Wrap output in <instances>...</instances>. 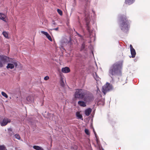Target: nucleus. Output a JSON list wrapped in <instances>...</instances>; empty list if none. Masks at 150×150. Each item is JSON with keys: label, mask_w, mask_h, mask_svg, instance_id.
Masks as SVG:
<instances>
[{"label": "nucleus", "mask_w": 150, "mask_h": 150, "mask_svg": "<svg viewBox=\"0 0 150 150\" xmlns=\"http://www.w3.org/2000/svg\"><path fill=\"white\" fill-rule=\"evenodd\" d=\"M122 63L121 61L117 62L112 64L110 67L109 74L112 78L114 77L122 75Z\"/></svg>", "instance_id": "obj_1"}, {"label": "nucleus", "mask_w": 150, "mask_h": 150, "mask_svg": "<svg viewBox=\"0 0 150 150\" xmlns=\"http://www.w3.org/2000/svg\"><path fill=\"white\" fill-rule=\"evenodd\" d=\"M15 137L16 138V139H21L20 136L18 134H15Z\"/></svg>", "instance_id": "obj_24"}, {"label": "nucleus", "mask_w": 150, "mask_h": 150, "mask_svg": "<svg viewBox=\"0 0 150 150\" xmlns=\"http://www.w3.org/2000/svg\"><path fill=\"white\" fill-rule=\"evenodd\" d=\"M3 67V63L0 61V67Z\"/></svg>", "instance_id": "obj_29"}, {"label": "nucleus", "mask_w": 150, "mask_h": 150, "mask_svg": "<svg viewBox=\"0 0 150 150\" xmlns=\"http://www.w3.org/2000/svg\"><path fill=\"white\" fill-rule=\"evenodd\" d=\"M2 34H3V35L6 38H8V34L7 32H6V31H4L3 33Z\"/></svg>", "instance_id": "obj_20"}, {"label": "nucleus", "mask_w": 150, "mask_h": 150, "mask_svg": "<svg viewBox=\"0 0 150 150\" xmlns=\"http://www.w3.org/2000/svg\"><path fill=\"white\" fill-rule=\"evenodd\" d=\"M0 19L6 22V16L2 13H0Z\"/></svg>", "instance_id": "obj_12"}, {"label": "nucleus", "mask_w": 150, "mask_h": 150, "mask_svg": "<svg viewBox=\"0 0 150 150\" xmlns=\"http://www.w3.org/2000/svg\"><path fill=\"white\" fill-rule=\"evenodd\" d=\"M12 64L8 63L7 65L6 66V68L7 69H13L14 68L15 66V67H17L18 66V64L16 61H14L12 62Z\"/></svg>", "instance_id": "obj_6"}, {"label": "nucleus", "mask_w": 150, "mask_h": 150, "mask_svg": "<svg viewBox=\"0 0 150 150\" xmlns=\"http://www.w3.org/2000/svg\"><path fill=\"white\" fill-rule=\"evenodd\" d=\"M8 130L9 132H12V129L11 128H10L8 129Z\"/></svg>", "instance_id": "obj_31"}, {"label": "nucleus", "mask_w": 150, "mask_h": 150, "mask_svg": "<svg viewBox=\"0 0 150 150\" xmlns=\"http://www.w3.org/2000/svg\"><path fill=\"white\" fill-rule=\"evenodd\" d=\"M86 102L84 101H79L78 102V105L83 107H85L86 106Z\"/></svg>", "instance_id": "obj_13"}, {"label": "nucleus", "mask_w": 150, "mask_h": 150, "mask_svg": "<svg viewBox=\"0 0 150 150\" xmlns=\"http://www.w3.org/2000/svg\"><path fill=\"white\" fill-rule=\"evenodd\" d=\"M85 42H83V44L82 45L81 47L80 51H82L85 48Z\"/></svg>", "instance_id": "obj_19"}, {"label": "nucleus", "mask_w": 150, "mask_h": 150, "mask_svg": "<svg viewBox=\"0 0 150 150\" xmlns=\"http://www.w3.org/2000/svg\"><path fill=\"white\" fill-rule=\"evenodd\" d=\"M86 27H87V29L88 30H89V26L88 25V23H86Z\"/></svg>", "instance_id": "obj_27"}, {"label": "nucleus", "mask_w": 150, "mask_h": 150, "mask_svg": "<svg viewBox=\"0 0 150 150\" xmlns=\"http://www.w3.org/2000/svg\"><path fill=\"white\" fill-rule=\"evenodd\" d=\"M96 81H98L99 80V78H96Z\"/></svg>", "instance_id": "obj_32"}, {"label": "nucleus", "mask_w": 150, "mask_h": 150, "mask_svg": "<svg viewBox=\"0 0 150 150\" xmlns=\"http://www.w3.org/2000/svg\"><path fill=\"white\" fill-rule=\"evenodd\" d=\"M0 150H7L4 145H0Z\"/></svg>", "instance_id": "obj_21"}, {"label": "nucleus", "mask_w": 150, "mask_h": 150, "mask_svg": "<svg viewBox=\"0 0 150 150\" xmlns=\"http://www.w3.org/2000/svg\"><path fill=\"white\" fill-rule=\"evenodd\" d=\"M87 91L82 89H76L74 94V97L76 99H83L87 94Z\"/></svg>", "instance_id": "obj_3"}, {"label": "nucleus", "mask_w": 150, "mask_h": 150, "mask_svg": "<svg viewBox=\"0 0 150 150\" xmlns=\"http://www.w3.org/2000/svg\"><path fill=\"white\" fill-rule=\"evenodd\" d=\"M1 94L3 96H4L6 98H7L8 97L7 95L3 91L1 92Z\"/></svg>", "instance_id": "obj_22"}, {"label": "nucleus", "mask_w": 150, "mask_h": 150, "mask_svg": "<svg viewBox=\"0 0 150 150\" xmlns=\"http://www.w3.org/2000/svg\"><path fill=\"white\" fill-rule=\"evenodd\" d=\"M62 71L64 73H67L70 71V69L68 67H65L62 68Z\"/></svg>", "instance_id": "obj_10"}, {"label": "nucleus", "mask_w": 150, "mask_h": 150, "mask_svg": "<svg viewBox=\"0 0 150 150\" xmlns=\"http://www.w3.org/2000/svg\"><path fill=\"white\" fill-rule=\"evenodd\" d=\"M41 33L45 35L47 37V38L48 39V40L51 41H52V39L51 38V36L49 35L48 33L47 32H45L44 31H41Z\"/></svg>", "instance_id": "obj_11"}, {"label": "nucleus", "mask_w": 150, "mask_h": 150, "mask_svg": "<svg viewBox=\"0 0 150 150\" xmlns=\"http://www.w3.org/2000/svg\"><path fill=\"white\" fill-rule=\"evenodd\" d=\"M85 132L87 135L89 134V132L88 129H85Z\"/></svg>", "instance_id": "obj_25"}, {"label": "nucleus", "mask_w": 150, "mask_h": 150, "mask_svg": "<svg viewBox=\"0 0 150 150\" xmlns=\"http://www.w3.org/2000/svg\"><path fill=\"white\" fill-rule=\"evenodd\" d=\"M76 115L78 119H80L82 120H83L82 116L81 114H80L79 112H76Z\"/></svg>", "instance_id": "obj_16"}, {"label": "nucleus", "mask_w": 150, "mask_h": 150, "mask_svg": "<svg viewBox=\"0 0 150 150\" xmlns=\"http://www.w3.org/2000/svg\"><path fill=\"white\" fill-rule=\"evenodd\" d=\"M9 57L7 56H0V60L3 64L9 62Z\"/></svg>", "instance_id": "obj_7"}, {"label": "nucleus", "mask_w": 150, "mask_h": 150, "mask_svg": "<svg viewBox=\"0 0 150 150\" xmlns=\"http://www.w3.org/2000/svg\"><path fill=\"white\" fill-rule=\"evenodd\" d=\"M93 131H94V133L95 135V136H96V139H97V140H96V141H97V143H98V139H97V137H96V132H95V131L94 130H93Z\"/></svg>", "instance_id": "obj_28"}, {"label": "nucleus", "mask_w": 150, "mask_h": 150, "mask_svg": "<svg viewBox=\"0 0 150 150\" xmlns=\"http://www.w3.org/2000/svg\"><path fill=\"white\" fill-rule=\"evenodd\" d=\"M92 112V109L91 108H88L85 110V114L87 116H89Z\"/></svg>", "instance_id": "obj_14"}, {"label": "nucleus", "mask_w": 150, "mask_h": 150, "mask_svg": "<svg viewBox=\"0 0 150 150\" xmlns=\"http://www.w3.org/2000/svg\"><path fill=\"white\" fill-rule=\"evenodd\" d=\"M112 88V86L108 83H107L103 87V92L105 95L106 92L111 90Z\"/></svg>", "instance_id": "obj_5"}, {"label": "nucleus", "mask_w": 150, "mask_h": 150, "mask_svg": "<svg viewBox=\"0 0 150 150\" xmlns=\"http://www.w3.org/2000/svg\"><path fill=\"white\" fill-rule=\"evenodd\" d=\"M135 0H125V3L128 5H130L132 4Z\"/></svg>", "instance_id": "obj_17"}, {"label": "nucleus", "mask_w": 150, "mask_h": 150, "mask_svg": "<svg viewBox=\"0 0 150 150\" xmlns=\"http://www.w3.org/2000/svg\"><path fill=\"white\" fill-rule=\"evenodd\" d=\"M83 99L85 102L89 103L93 101L94 97L91 93L87 91V94L85 96Z\"/></svg>", "instance_id": "obj_4"}, {"label": "nucleus", "mask_w": 150, "mask_h": 150, "mask_svg": "<svg viewBox=\"0 0 150 150\" xmlns=\"http://www.w3.org/2000/svg\"><path fill=\"white\" fill-rule=\"evenodd\" d=\"M120 27L121 30L125 33H127L130 27L129 21L125 16H121L120 17Z\"/></svg>", "instance_id": "obj_2"}, {"label": "nucleus", "mask_w": 150, "mask_h": 150, "mask_svg": "<svg viewBox=\"0 0 150 150\" xmlns=\"http://www.w3.org/2000/svg\"><path fill=\"white\" fill-rule=\"evenodd\" d=\"M11 120L8 118H4L2 121L1 122V125L2 126H5L7 125L8 123H10Z\"/></svg>", "instance_id": "obj_8"}, {"label": "nucleus", "mask_w": 150, "mask_h": 150, "mask_svg": "<svg viewBox=\"0 0 150 150\" xmlns=\"http://www.w3.org/2000/svg\"><path fill=\"white\" fill-rule=\"evenodd\" d=\"M58 29H59V28L58 27H57V28H54V29H52L51 30H58Z\"/></svg>", "instance_id": "obj_30"}, {"label": "nucleus", "mask_w": 150, "mask_h": 150, "mask_svg": "<svg viewBox=\"0 0 150 150\" xmlns=\"http://www.w3.org/2000/svg\"><path fill=\"white\" fill-rule=\"evenodd\" d=\"M60 84L61 86L62 87L64 86V83L63 81V79L62 77L61 78L60 81Z\"/></svg>", "instance_id": "obj_18"}, {"label": "nucleus", "mask_w": 150, "mask_h": 150, "mask_svg": "<svg viewBox=\"0 0 150 150\" xmlns=\"http://www.w3.org/2000/svg\"><path fill=\"white\" fill-rule=\"evenodd\" d=\"M57 11L60 15L62 16V12L60 9H57Z\"/></svg>", "instance_id": "obj_23"}, {"label": "nucleus", "mask_w": 150, "mask_h": 150, "mask_svg": "<svg viewBox=\"0 0 150 150\" xmlns=\"http://www.w3.org/2000/svg\"><path fill=\"white\" fill-rule=\"evenodd\" d=\"M130 49L131 53L132 55V57L134 58L136 54V52L135 50L133 47L131 45H130Z\"/></svg>", "instance_id": "obj_9"}, {"label": "nucleus", "mask_w": 150, "mask_h": 150, "mask_svg": "<svg viewBox=\"0 0 150 150\" xmlns=\"http://www.w3.org/2000/svg\"><path fill=\"white\" fill-rule=\"evenodd\" d=\"M26 100L30 103L32 102L33 100L34 97L33 96H29L26 98Z\"/></svg>", "instance_id": "obj_15"}, {"label": "nucleus", "mask_w": 150, "mask_h": 150, "mask_svg": "<svg viewBox=\"0 0 150 150\" xmlns=\"http://www.w3.org/2000/svg\"><path fill=\"white\" fill-rule=\"evenodd\" d=\"M49 79V77L48 76H45L44 78V79L45 80H47Z\"/></svg>", "instance_id": "obj_26"}]
</instances>
